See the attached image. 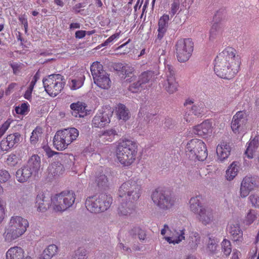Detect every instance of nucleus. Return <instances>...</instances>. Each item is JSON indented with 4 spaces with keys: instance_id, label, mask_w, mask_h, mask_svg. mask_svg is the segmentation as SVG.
<instances>
[{
    "instance_id": "nucleus-1",
    "label": "nucleus",
    "mask_w": 259,
    "mask_h": 259,
    "mask_svg": "<svg viewBox=\"0 0 259 259\" xmlns=\"http://www.w3.org/2000/svg\"><path fill=\"white\" fill-rule=\"evenodd\" d=\"M240 65L241 59L236 49L228 47L216 57L214 71L219 77L230 79L238 72Z\"/></svg>"
},
{
    "instance_id": "nucleus-2",
    "label": "nucleus",
    "mask_w": 259,
    "mask_h": 259,
    "mask_svg": "<svg viewBox=\"0 0 259 259\" xmlns=\"http://www.w3.org/2000/svg\"><path fill=\"white\" fill-rule=\"evenodd\" d=\"M138 151L137 142L124 138L120 140L115 150V156L118 163L123 167H130L136 161Z\"/></svg>"
},
{
    "instance_id": "nucleus-3",
    "label": "nucleus",
    "mask_w": 259,
    "mask_h": 259,
    "mask_svg": "<svg viewBox=\"0 0 259 259\" xmlns=\"http://www.w3.org/2000/svg\"><path fill=\"white\" fill-rule=\"evenodd\" d=\"M141 183L139 176L123 183L118 191V201H137L141 195Z\"/></svg>"
},
{
    "instance_id": "nucleus-4",
    "label": "nucleus",
    "mask_w": 259,
    "mask_h": 259,
    "mask_svg": "<svg viewBox=\"0 0 259 259\" xmlns=\"http://www.w3.org/2000/svg\"><path fill=\"white\" fill-rule=\"evenodd\" d=\"M28 226L26 219L20 216L12 217L3 234L5 241L10 242L18 239L25 233Z\"/></svg>"
},
{
    "instance_id": "nucleus-5",
    "label": "nucleus",
    "mask_w": 259,
    "mask_h": 259,
    "mask_svg": "<svg viewBox=\"0 0 259 259\" xmlns=\"http://www.w3.org/2000/svg\"><path fill=\"white\" fill-rule=\"evenodd\" d=\"M79 136V131L75 127H69L58 131L53 138V146L58 151L67 149Z\"/></svg>"
},
{
    "instance_id": "nucleus-6",
    "label": "nucleus",
    "mask_w": 259,
    "mask_h": 259,
    "mask_svg": "<svg viewBox=\"0 0 259 259\" xmlns=\"http://www.w3.org/2000/svg\"><path fill=\"white\" fill-rule=\"evenodd\" d=\"M112 202L109 195L101 193L88 197L85 202L87 209L92 213H99L106 210Z\"/></svg>"
},
{
    "instance_id": "nucleus-7",
    "label": "nucleus",
    "mask_w": 259,
    "mask_h": 259,
    "mask_svg": "<svg viewBox=\"0 0 259 259\" xmlns=\"http://www.w3.org/2000/svg\"><path fill=\"white\" fill-rule=\"evenodd\" d=\"M185 150L186 155L190 159L203 161L207 157L206 145L201 140L198 139L190 140L187 143Z\"/></svg>"
},
{
    "instance_id": "nucleus-8",
    "label": "nucleus",
    "mask_w": 259,
    "mask_h": 259,
    "mask_svg": "<svg viewBox=\"0 0 259 259\" xmlns=\"http://www.w3.org/2000/svg\"><path fill=\"white\" fill-rule=\"evenodd\" d=\"M75 194L72 191H64L55 195L51 198L52 206L56 212H62L72 206Z\"/></svg>"
},
{
    "instance_id": "nucleus-9",
    "label": "nucleus",
    "mask_w": 259,
    "mask_h": 259,
    "mask_svg": "<svg viewBox=\"0 0 259 259\" xmlns=\"http://www.w3.org/2000/svg\"><path fill=\"white\" fill-rule=\"evenodd\" d=\"M90 69L94 83L98 87L104 90H108L111 87V80L110 75L103 69V66L100 62H93Z\"/></svg>"
},
{
    "instance_id": "nucleus-10",
    "label": "nucleus",
    "mask_w": 259,
    "mask_h": 259,
    "mask_svg": "<svg viewBox=\"0 0 259 259\" xmlns=\"http://www.w3.org/2000/svg\"><path fill=\"white\" fill-rule=\"evenodd\" d=\"M43 84L46 92L50 96L55 97L63 90L65 81L63 76L59 74H54L44 79Z\"/></svg>"
},
{
    "instance_id": "nucleus-11",
    "label": "nucleus",
    "mask_w": 259,
    "mask_h": 259,
    "mask_svg": "<svg viewBox=\"0 0 259 259\" xmlns=\"http://www.w3.org/2000/svg\"><path fill=\"white\" fill-rule=\"evenodd\" d=\"M177 58L180 62L187 61L194 50V43L191 38H181L175 45Z\"/></svg>"
},
{
    "instance_id": "nucleus-12",
    "label": "nucleus",
    "mask_w": 259,
    "mask_h": 259,
    "mask_svg": "<svg viewBox=\"0 0 259 259\" xmlns=\"http://www.w3.org/2000/svg\"><path fill=\"white\" fill-rule=\"evenodd\" d=\"M153 202L160 208L168 209L175 203V199L168 192L159 188L156 189L151 196Z\"/></svg>"
},
{
    "instance_id": "nucleus-13",
    "label": "nucleus",
    "mask_w": 259,
    "mask_h": 259,
    "mask_svg": "<svg viewBox=\"0 0 259 259\" xmlns=\"http://www.w3.org/2000/svg\"><path fill=\"white\" fill-rule=\"evenodd\" d=\"M194 100L192 99L188 98L186 100L184 105L187 107V109L190 108L189 106H191L189 111H187L184 118L187 122H190L193 120V117L192 115L196 117H201L206 111V107L203 102H199L197 103L193 104Z\"/></svg>"
},
{
    "instance_id": "nucleus-14",
    "label": "nucleus",
    "mask_w": 259,
    "mask_h": 259,
    "mask_svg": "<svg viewBox=\"0 0 259 259\" xmlns=\"http://www.w3.org/2000/svg\"><path fill=\"white\" fill-rule=\"evenodd\" d=\"M248 115L244 110L239 111L233 116L231 127L235 134L244 132L247 127Z\"/></svg>"
},
{
    "instance_id": "nucleus-15",
    "label": "nucleus",
    "mask_w": 259,
    "mask_h": 259,
    "mask_svg": "<svg viewBox=\"0 0 259 259\" xmlns=\"http://www.w3.org/2000/svg\"><path fill=\"white\" fill-rule=\"evenodd\" d=\"M113 111L109 108L99 110L92 120V126L102 128L108 125L110 122Z\"/></svg>"
},
{
    "instance_id": "nucleus-16",
    "label": "nucleus",
    "mask_w": 259,
    "mask_h": 259,
    "mask_svg": "<svg viewBox=\"0 0 259 259\" xmlns=\"http://www.w3.org/2000/svg\"><path fill=\"white\" fill-rule=\"evenodd\" d=\"M154 77V71L149 70L144 71L139 75L138 81L129 87V90L133 93H136L146 87V84L153 80Z\"/></svg>"
},
{
    "instance_id": "nucleus-17",
    "label": "nucleus",
    "mask_w": 259,
    "mask_h": 259,
    "mask_svg": "<svg viewBox=\"0 0 259 259\" xmlns=\"http://www.w3.org/2000/svg\"><path fill=\"white\" fill-rule=\"evenodd\" d=\"M167 231L169 232V236L165 237L164 238L169 243L178 244L185 239V230L184 228L180 229L179 231L175 229L171 230L169 229L167 225L165 224L163 228L161 230V235H164Z\"/></svg>"
},
{
    "instance_id": "nucleus-18",
    "label": "nucleus",
    "mask_w": 259,
    "mask_h": 259,
    "mask_svg": "<svg viewBox=\"0 0 259 259\" xmlns=\"http://www.w3.org/2000/svg\"><path fill=\"white\" fill-rule=\"evenodd\" d=\"M119 205L117 208V214L121 217H128L135 213L136 201L128 200L118 201Z\"/></svg>"
},
{
    "instance_id": "nucleus-19",
    "label": "nucleus",
    "mask_w": 259,
    "mask_h": 259,
    "mask_svg": "<svg viewBox=\"0 0 259 259\" xmlns=\"http://www.w3.org/2000/svg\"><path fill=\"white\" fill-rule=\"evenodd\" d=\"M165 71L167 79L164 84L165 89L169 93L172 94L177 90L178 87L175 77V71L173 67L169 65L165 66Z\"/></svg>"
},
{
    "instance_id": "nucleus-20",
    "label": "nucleus",
    "mask_w": 259,
    "mask_h": 259,
    "mask_svg": "<svg viewBox=\"0 0 259 259\" xmlns=\"http://www.w3.org/2000/svg\"><path fill=\"white\" fill-rule=\"evenodd\" d=\"M212 123L209 120H205L201 123L193 127V133L199 137L205 138L212 133Z\"/></svg>"
},
{
    "instance_id": "nucleus-21",
    "label": "nucleus",
    "mask_w": 259,
    "mask_h": 259,
    "mask_svg": "<svg viewBox=\"0 0 259 259\" xmlns=\"http://www.w3.org/2000/svg\"><path fill=\"white\" fill-rule=\"evenodd\" d=\"M255 182L251 177L243 178L240 186V195L242 198L247 197L249 193L255 187Z\"/></svg>"
},
{
    "instance_id": "nucleus-22",
    "label": "nucleus",
    "mask_w": 259,
    "mask_h": 259,
    "mask_svg": "<svg viewBox=\"0 0 259 259\" xmlns=\"http://www.w3.org/2000/svg\"><path fill=\"white\" fill-rule=\"evenodd\" d=\"M70 107L72 110V115L76 117H84L90 114V110L87 105L83 102L77 101L71 104Z\"/></svg>"
},
{
    "instance_id": "nucleus-23",
    "label": "nucleus",
    "mask_w": 259,
    "mask_h": 259,
    "mask_svg": "<svg viewBox=\"0 0 259 259\" xmlns=\"http://www.w3.org/2000/svg\"><path fill=\"white\" fill-rule=\"evenodd\" d=\"M51 200L49 197H46L43 193L37 194L36 197L35 207L37 210L45 212L51 206Z\"/></svg>"
},
{
    "instance_id": "nucleus-24",
    "label": "nucleus",
    "mask_w": 259,
    "mask_h": 259,
    "mask_svg": "<svg viewBox=\"0 0 259 259\" xmlns=\"http://www.w3.org/2000/svg\"><path fill=\"white\" fill-rule=\"evenodd\" d=\"M198 214V219L204 225L210 224L213 220V212L209 207L201 208Z\"/></svg>"
},
{
    "instance_id": "nucleus-25",
    "label": "nucleus",
    "mask_w": 259,
    "mask_h": 259,
    "mask_svg": "<svg viewBox=\"0 0 259 259\" xmlns=\"http://www.w3.org/2000/svg\"><path fill=\"white\" fill-rule=\"evenodd\" d=\"M229 232L232 241L236 242L238 245L243 241V232L239 224L231 225L229 229Z\"/></svg>"
},
{
    "instance_id": "nucleus-26",
    "label": "nucleus",
    "mask_w": 259,
    "mask_h": 259,
    "mask_svg": "<svg viewBox=\"0 0 259 259\" xmlns=\"http://www.w3.org/2000/svg\"><path fill=\"white\" fill-rule=\"evenodd\" d=\"M169 20V17L167 14H164L160 18L158 23V39L160 40L163 37L167 29Z\"/></svg>"
},
{
    "instance_id": "nucleus-27",
    "label": "nucleus",
    "mask_w": 259,
    "mask_h": 259,
    "mask_svg": "<svg viewBox=\"0 0 259 259\" xmlns=\"http://www.w3.org/2000/svg\"><path fill=\"white\" fill-rule=\"evenodd\" d=\"M24 249L18 246L10 247L6 252V259H23L25 256Z\"/></svg>"
},
{
    "instance_id": "nucleus-28",
    "label": "nucleus",
    "mask_w": 259,
    "mask_h": 259,
    "mask_svg": "<svg viewBox=\"0 0 259 259\" xmlns=\"http://www.w3.org/2000/svg\"><path fill=\"white\" fill-rule=\"evenodd\" d=\"M231 147L226 142H222L217 147V154L218 159L223 161L227 159L230 154Z\"/></svg>"
},
{
    "instance_id": "nucleus-29",
    "label": "nucleus",
    "mask_w": 259,
    "mask_h": 259,
    "mask_svg": "<svg viewBox=\"0 0 259 259\" xmlns=\"http://www.w3.org/2000/svg\"><path fill=\"white\" fill-rule=\"evenodd\" d=\"M41 158L37 154H33L29 157L26 166L28 167L34 174H38L41 167Z\"/></svg>"
},
{
    "instance_id": "nucleus-30",
    "label": "nucleus",
    "mask_w": 259,
    "mask_h": 259,
    "mask_svg": "<svg viewBox=\"0 0 259 259\" xmlns=\"http://www.w3.org/2000/svg\"><path fill=\"white\" fill-rule=\"evenodd\" d=\"M33 173V172L28 167L24 165L17 170L16 178L19 182L24 183L30 178Z\"/></svg>"
},
{
    "instance_id": "nucleus-31",
    "label": "nucleus",
    "mask_w": 259,
    "mask_h": 259,
    "mask_svg": "<svg viewBox=\"0 0 259 259\" xmlns=\"http://www.w3.org/2000/svg\"><path fill=\"white\" fill-rule=\"evenodd\" d=\"M259 146L258 139L257 137L251 140L248 144L247 147L245 151V155L248 158H253L254 153Z\"/></svg>"
},
{
    "instance_id": "nucleus-32",
    "label": "nucleus",
    "mask_w": 259,
    "mask_h": 259,
    "mask_svg": "<svg viewBox=\"0 0 259 259\" xmlns=\"http://www.w3.org/2000/svg\"><path fill=\"white\" fill-rule=\"evenodd\" d=\"M58 251V247L55 244L49 245L40 254L38 259H51Z\"/></svg>"
},
{
    "instance_id": "nucleus-33",
    "label": "nucleus",
    "mask_w": 259,
    "mask_h": 259,
    "mask_svg": "<svg viewBox=\"0 0 259 259\" xmlns=\"http://www.w3.org/2000/svg\"><path fill=\"white\" fill-rule=\"evenodd\" d=\"M239 168V162H233L226 171V178L227 180L231 181L237 176Z\"/></svg>"
},
{
    "instance_id": "nucleus-34",
    "label": "nucleus",
    "mask_w": 259,
    "mask_h": 259,
    "mask_svg": "<svg viewBox=\"0 0 259 259\" xmlns=\"http://www.w3.org/2000/svg\"><path fill=\"white\" fill-rule=\"evenodd\" d=\"M201 197L197 196L192 197L190 200V210L195 213H198L201 208H204L200 203Z\"/></svg>"
},
{
    "instance_id": "nucleus-35",
    "label": "nucleus",
    "mask_w": 259,
    "mask_h": 259,
    "mask_svg": "<svg viewBox=\"0 0 259 259\" xmlns=\"http://www.w3.org/2000/svg\"><path fill=\"white\" fill-rule=\"evenodd\" d=\"M95 181L99 187L107 186L108 180L107 176L104 174L102 169L96 172Z\"/></svg>"
},
{
    "instance_id": "nucleus-36",
    "label": "nucleus",
    "mask_w": 259,
    "mask_h": 259,
    "mask_svg": "<svg viewBox=\"0 0 259 259\" xmlns=\"http://www.w3.org/2000/svg\"><path fill=\"white\" fill-rule=\"evenodd\" d=\"M116 112L118 117L123 120H127L130 117L128 110L123 104H119L118 105L116 108Z\"/></svg>"
},
{
    "instance_id": "nucleus-37",
    "label": "nucleus",
    "mask_w": 259,
    "mask_h": 259,
    "mask_svg": "<svg viewBox=\"0 0 259 259\" xmlns=\"http://www.w3.org/2000/svg\"><path fill=\"white\" fill-rule=\"evenodd\" d=\"M85 77L83 75L80 74L72 79L70 83V87L72 90H76L81 88L84 83Z\"/></svg>"
},
{
    "instance_id": "nucleus-38",
    "label": "nucleus",
    "mask_w": 259,
    "mask_h": 259,
    "mask_svg": "<svg viewBox=\"0 0 259 259\" xmlns=\"http://www.w3.org/2000/svg\"><path fill=\"white\" fill-rule=\"evenodd\" d=\"M38 77L37 74L34 75L32 80L31 81L28 87L24 94V98L29 101L32 98V93L34 89V87L38 79Z\"/></svg>"
},
{
    "instance_id": "nucleus-39",
    "label": "nucleus",
    "mask_w": 259,
    "mask_h": 259,
    "mask_svg": "<svg viewBox=\"0 0 259 259\" xmlns=\"http://www.w3.org/2000/svg\"><path fill=\"white\" fill-rule=\"evenodd\" d=\"M221 250L224 255L228 257L232 252V245L231 242L227 239H224L221 242Z\"/></svg>"
},
{
    "instance_id": "nucleus-40",
    "label": "nucleus",
    "mask_w": 259,
    "mask_h": 259,
    "mask_svg": "<svg viewBox=\"0 0 259 259\" xmlns=\"http://www.w3.org/2000/svg\"><path fill=\"white\" fill-rule=\"evenodd\" d=\"M42 128L40 127H36L32 132L30 138L31 144H35L38 141L39 138L42 137Z\"/></svg>"
},
{
    "instance_id": "nucleus-41",
    "label": "nucleus",
    "mask_w": 259,
    "mask_h": 259,
    "mask_svg": "<svg viewBox=\"0 0 259 259\" xmlns=\"http://www.w3.org/2000/svg\"><path fill=\"white\" fill-rule=\"evenodd\" d=\"M200 241V237L197 232H192L189 239V244L192 248H195L197 247Z\"/></svg>"
},
{
    "instance_id": "nucleus-42",
    "label": "nucleus",
    "mask_w": 259,
    "mask_h": 259,
    "mask_svg": "<svg viewBox=\"0 0 259 259\" xmlns=\"http://www.w3.org/2000/svg\"><path fill=\"white\" fill-rule=\"evenodd\" d=\"M117 134L116 131L114 129H109L104 131L100 137L106 141L111 142L114 139V136Z\"/></svg>"
},
{
    "instance_id": "nucleus-43",
    "label": "nucleus",
    "mask_w": 259,
    "mask_h": 259,
    "mask_svg": "<svg viewBox=\"0 0 259 259\" xmlns=\"http://www.w3.org/2000/svg\"><path fill=\"white\" fill-rule=\"evenodd\" d=\"M17 114L25 115L29 111V105L27 102L23 103L15 107Z\"/></svg>"
},
{
    "instance_id": "nucleus-44",
    "label": "nucleus",
    "mask_w": 259,
    "mask_h": 259,
    "mask_svg": "<svg viewBox=\"0 0 259 259\" xmlns=\"http://www.w3.org/2000/svg\"><path fill=\"white\" fill-rule=\"evenodd\" d=\"M20 134L18 133H15L9 135L6 139L12 147H13L15 144H17L20 141Z\"/></svg>"
},
{
    "instance_id": "nucleus-45",
    "label": "nucleus",
    "mask_w": 259,
    "mask_h": 259,
    "mask_svg": "<svg viewBox=\"0 0 259 259\" xmlns=\"http://www.w3.org/2000/svg\"><path fill=\"white\" fill-rule=\"evenodd\" d=\"M130 234L133 235H137L139 239L144 240L146 235L145 231L138 227H135L130 231Z\"/></svg>"
},
{
    "instance_id": "nucleus-46",
    "label": "nucleus",
    "mask_w": 259,
    "mask_h": 259,
    "mask_svg": "<svg viewBox=\"0 0 259 259\" xmlns=\"http://www.w3.org/2000/svg\"><path fill=\"white\" fill-rule=\"evenodd\" d=\"M86 250L84 248H79L75 251L72 259H87Z\"/></svg>"
},
{
    "instance_id": "nucleus-47",
    "label": "nucleus",
    "mask_w": 259,
    "mask_h": 259,
    "mask_svg": "<svg viewBox=\"0 0 259 259\" xmlns=\"http://www.w3.org/2000/svg\"><path fill=\"white\" fill-rule=\"evenodd\" d=\"M248 200L252 207L259 208V194L256 193L251 194L249 196Z\"/></svg>"
},
{
    "instance_id": "nucleus-48",
    "label": "nucleus",
    "mask_w": 259,
    "mask_h": 259,
    "mask_svg": "<svg viewBox=\"0 0 259 259\" xmlns=\"http://www.w3.org/2000/svg\"><path fill=\"white\" fill-rule=\"evenodd\" d=\"M18 156L14 153L10 154L7 159V164L10 166H15L19 161Z\"/></svg>"
},
{
    "instance_id": "nucleus-49",
    "label": "nucleus",
    "mask_w": 259,
    "mask_h": 259,
    "mask_svg": "<svg viewBox=\"0 0 259 259\" xmlns=\"http://www.w3.org/2000/svg\"><path fill=\"white\" fill-rule=\"evenodd\" d=\"M218 241L214 238H209V241L207 245V248L211 253H214L217 249Z\"/></svg>"
},
{
    "instance_id": "nucleus-50",
    "label": "nucleus",
    "mask_w": 259,
    "mask_h": 259,
    "mask_svg": "<svg viewBox=\"0 0 259 259\" xmlns=\"http://www.w3.org/2000/svg\"><path fill=\"white\" fill-rule=\"evenodd\" d=\"M220 30V25L218 23H214L212 25L210 30L209 39H214Z\"/></svg>"
},
{
    "instance_id": "nucleus-51",
    "label": "nucleus",
    "mask_w": 259,
    "mask_h": 259,
    "mask_svg": "<svg viewBox=\"0 0 259 259\" xmlns=\"http://www.w3.org/2000/svg\"><path fill=\"white\" fill-rule=\"evenodd\" d=\"M6 203L0 198V223L5 218L6 214Z\"/></svg>"
},
{
    "instance_id": "nucleus-52",
    "label": "nucleus",
    "mask_w": 259,
    "mask_h": 259,
    "mask_svg": "<svg viewBox=\"0 0 259 259\" xmlns=\"http://www.w3.org/2000/svg\"><path fill=\"white\" fill-rule=\"evenodd\" d=\"M180 8V3L178 1L174 0L171 4L169 14L173 17L177 12Z\"/></svg>"
},
{
    "instance_id": "nucleus-53",
    "label": "nucleus",
    "mask_w": 259,
    "mask_h": 259,
    "mask_svg": "<svg viewBox=\"0 0 259 259\" xmlns=\"http://www.w3.org/2000/svg\"><path fill=\"white\" fill-rule=\"evenodd\" d=\"M10 178L9 172L5 169L0 170V183H4L7 182Z\"/></svg>"
},
{
    "instance_id": "nucleus-54",
    "label": "nucleus",
    "mask_w": 259,
    "mask_h": 259,
    "mask_svg": "<svg viewBox=\"0 0 259 259\" xmlns=\"http://www.w3.org/2000/svg\"><path fill=\"white\" fill-rule=\"evenodd\" d=\"M256 218V215L255 211L252 209H250L246 217V221L248 224H250L255 221Z\"/></svg>"
},
{
    "instance_id": "nucleus-55",
    "label": "nucleus",
    "mask_w": 259,
    "mask_h": 259,
    "mask_svg": "<svg viewBox=\"0 0 259 259\" xmlns=\"http://www.w3.org/2000/svg\"><path fill=\"white\" fill-rule=\"evenodd\" d=\"M152 116H154V115H152V114L147 113V109L145 107L140 108L138 114V116L139 117H144V119L146 120H149V118H151Z\"/></svg>"
},
{
    "instance_id": "nucleus-56",
    "label": "nucleus",
    "mask_w": 259,
    "mask_h": 259,
    "mask_svg": "<svg viewBox=\"0 0 259 259\" xmlns=\"http://www.w3.org/2000/svg\"><path fill=\"white\" fill-rule=\"evenodd\" d=\"M120 67L121 66V71L124 73L126 76H129L134 70L133 67L128 66L127 65L122 66V64H119L118 65Z\"/></svg>"
},
{
    "instance_id": "nucleus-57",
    "label": "nucleus",
    "mask_w": 259,
    "mask_h": 259,
    "mask_svg": "<svg viewBox=\"0 0 259 259\" xmlns=\"http://www.w3.org/2000/svg\"><path fill=\"white\" fill-rule=\"evenodd\" d=\"M121 31L115 33L110 36L108 39H107L104 42L102 45V46H106L112 42L114 39H117L119 37Z\"/></svg>"
},
{
    "instance_id": "nucleus-58",
    "label": "nucleus",
    "mask_w": 259,
    "mask_h": 259,
    "mask_svg": "<svg viewBox=\"0 0 259 259\" xmlns=\"http://www.w3.org/2000/svg\"><path fill=\"white\" fill-rule=\"evenodd\" d=\"M0 147L2 151H8L12 148L6 138L1 141Z\"/></svg>"
},
{
    "instance_id": "nucleus-59",
    "label": "nucleus",
    "mask_w": 259,
    "mask_h": 259,
    "mask_svg": "<svg viewBox=\"0 0 259 259\" xmlns=\"http://www.w3.org/2000/svg\"><path fill=\"white\" fill-rule=\"evenodd\" d=\"M43 149L48 157H52L54 155L58 154V152L53 151L49 146H44Z\"/></svg>"
},
{
    "instance_id": "nucleus-60",
    "label": "nucleus",
    "mask_w": 259,
    "mask_h": 259,
    "mask_svg": "<svg viewBox=\"0 0 259 259\" xmlns=\"http://www.w3.org/2000/svg\"><path fill=\"white\" fill-rule=\"evenodd\" d=\"M19 21L24 25L25 32L27 31L28 29V22L27 19L24 17L21 16L19 18Z\"/></svg>"
},
{
    "instance_id": "nucleus-61",
    "label": "nucleus",
    "mask_w": 259,
    "mask_h": 259,
    "mask_svg": "<svg viewBox=\"0 0 259 259\" xmlns=\"http://www.w3.org/2000/svg\"><path fill=\"white\" fill-rule=\"evenodd\" d=\"M85 35L86 31L85 30H78L75 32V37L77 38H82L85 36Z\"/></svg>"
},
{
    "instance_id": "nucleus-62",
    "label": "nucleus",
    "mask_w": 259,
    "mask_h": 259,
    "mask_svg": "<svg viewBox=\"0 0 259 259\" xmlns=\"http://www.w3.org/2000/svg\"><path fill=\"white\" fill-rule=\"evenodd\" d=\"M240 255V252L237 249H234L233 250L232 256L230 259H239V256Z\"/></svg>"
},
{
    "instance_id": "nucleus-63",
    "label": "nucleus",
    "mask_w": 259,
    "mask_h": 259,
    "mask_svg": "<svg viewBox=\"0 0 259 259\" xmlns=\"http://www.w3.org/2000/svg\"><path fill=\"white\" fill-rule=\"evenodd\" d=\"M17 83L13 82L10 83L7 89L6 90V94L7 95H9L11 92L12 91V90L16 87Z\"/></svg>"
},
{
    "instance_id": "nucleus-64",
    "label": "nucleus",
    "mask_w": 259,
    "mask_h": 259,
    "mask_svg": "<svg viewBox=\"0 0 259 259\" xmlns=\"http://www.w3.org/2000/svg\"><path fill=\"white\" fill-rule=\"evenodd\" d=\"M83 7H84V6H83V4L78 3V4H77L76 5H75L73 7V9L75 12L79 13L80 12V9Z\"/></svg>"
}]
</instances>
